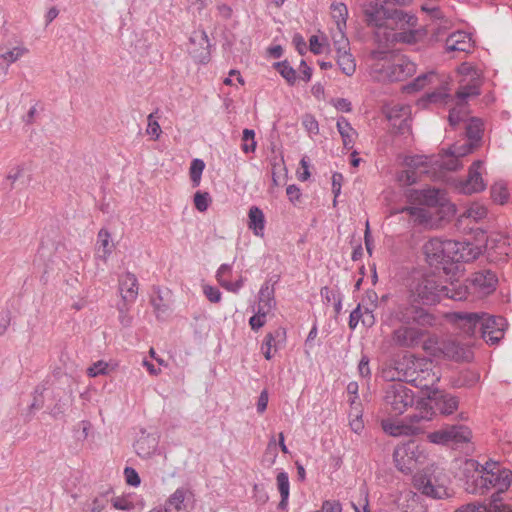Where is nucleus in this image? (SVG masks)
Here are the masks:
<instances>
[{"mask_svg": "<svg viewBox=\"0 0 512 512\" xmlns=\"http://www.w3.org/2000/svg\"><path fill=\"white\" fill-rule=\"evenodd\" d=\"M483 132V122L471 118L466 127L467 139L452 145L448 151L433 157L410 156L405 159L406 169L398 177L403 185L416 183L423 174L436 177L437 169L456 170L461 166L460 158L468 155L479 146Z\"/></svg>", "mask_w": 512, "mask_h": 512, "instance_id": "f257e3e1", "label": "nucleus"}, {"mask_svg": "<svg viewBox=\"0 0 512 512\" xmlns=\"http://www.w3.org/2000/svg\"><path fill=\"white\" fill-rule=\"evenodd\" d=\"M465 490L471 494H484L491 488L496 489L492 496L500 497L508 490L512 481V472L501 468L496 462H487L480 466L475 460H466L463 465Z\"/></svg>", "mask_w": 512, "mask_h": 512, "instance_id": "f03ea898", "label": "nucleus"}, {"mask_svg": "<svg viewBox=\"0 0 512 512\" xmlns=\"http://www.w3.org/2000/svg\"><path fill=\"white\" fill-rule=\"evenodd\" d=\"M458 73L461 78L455 98H450L448 95L441 93H433L430 95L431 102H437L442 99L445 100V104L455 102V106L450 109L449 113V123L451 126L457 125L467 117L468 111L466 103L471 97H475L479 94L481 85L480 74L471 64H461L458 68Z\"/></svg>", "mask_w": 512, "mask_h": 512, "instance_id": "7ed1b4c3", "label": "nucleus"}, {"mask_svg": "<svg viewBox=\"0 0 512 512\" xmlns=\"http://www.w3.org/2000/svg\"><path fill=\"white\" fill-rule=\"evenodd\" d=\"M369 74L377 81H403L416 72L406 56L392 50L376 49L368 57Z\"/></svg>", "mask_w": 512, "mask_h": 512, "instance_id": "20e7f679", "label": "nucleus"}, {"mask_svg": "<svg viewBox=\"0 0 512 512\" xmlns=\"http://www.w3.org/2000/svg\"><path fill=\"white\" fill-rule=\"evenodd\" d=\"M397 317L404 326L394 331L393 340L403 347L418 345L425 336V329L432 327L436 322L433 314L415 305L399 307Z\"/></svg>", "mask_w": 512, "mask_h": 512, "instance_id": "39448f33", "label": "nucleus"}, {"mask_svg": "<svg viewBox=\"0 0 512 512\" xmlns=\"http://www.w3.org/2000/svg\"><path fill=\"white\" fill-rule=\"evenodd\" d=\"M468 287L451 283L450 287L441 285L435 275H425L415 279L410 286V299L412 302L432 305L442 298H451L461 301L466 299Z\"/></svg>", "mask_w": 512, "mask_h": 512, "instance_id": "423d86ee", "label": "nucleus"}, {"mask_svg": "<svg viewBox=\"0 0 512 512\" xmlns=\"http://www.w3.org/2000/svg\"><path fill=\"white\" fill-rule=\"evenodd\" d=\"M395 17L391 28L388 29L379 45L387 47L398 43L413 45L425 39L427 31L418 24L415 15L400 10Z\"/></svg>", "mask_w": 512, "mask_h": 512, "instance_id": "0eeeda50", "label": "nucleus"}, {"mask_svg": "<svg viewBox=\"0 0 512 512\" xmlns=\"http://www.w3.org/2000/svg\"><path fill=\"white\" fill-rule=\"evenodd\" d=\"M402 365H405L404 377L415 387L426 390L428 393L436 389L434 386L439 382L441 376L433 368V362L426 358L415 355L405 356Z\"/></svg>", "mask_w": 512, "mask_h": 512, "instance_id": "6e6552de", "label": "nucleus"}, {"mask_svg": "<svg viewBox=\"0 0 512 512\" xmlns=\"http://www.w3.org/2000/svg\"><path fill=\"white\" fill-rule=\"evenodd\" d=\"M449 482V477L444 470L434 464L413 477L414 487L422 494L434 499H444L451 495Z\"/></svg>", "mask_w": 512, "mask_h": 512, "instance_id": "1a4fd4ad", "label": "nucleus"}, {"mask_svg": "<svg viewBox=\"0 0 512 512\" xmlns=\"http://www.w3.org/2000/svg\"><path fill=\"white\" fill-rule=\"evenodd\" d=\"M362 12L364 22L373 29L375 41L380 44L400 10L386 8L376 0L363 4Z\"/></svg>", "mask_w": 512, "mask_h": 512, "instance_id": "9d476101", "label": "nucleus"}, {"mask_svg": "<svg viewBox=\"0 0 512 512\" xmlns=\"http://www.w3.org/2000/svg\"><path fill=\"white\" fill-rule=\"evenodd\" d=\"M428 459L427 451L414 442H407L396 446L393 453L395 467L404 474H410Z\"/></svg>", "mask_w": 512, "mask_h": 512, "instance_id": "9b49d317", "label": "nucleus"}, {"mask_svg": "<svg viewBox=\"0 0 512 512\" xmlns=\"http://www.w3.org/2000/svg\"><path fill=\"white\" fill-rule=\"evenodd\" d=\"M423 350L436 358H448L452 360H468L469 350L454 340H439L429 337L423 342Z\"/></svg>", "mask_w": 512, "mask_h": 512, "instance_id": "f8f14e48", "label": "nucleus"}, {"mask_svg": "<svg viewBox=\"0 0 512 512\" xmlns=\"http://www.w3.org/2000/svg\"><path fill=\"white\" fill-rule=\"evenodd\" d=\"M414 393L404 383L396 382L390 384L385 393V408L394 416L402 415L408 407L414 404Z\"/></svg>", "mask_w": 512, "mask_h": 512, "instance_id": "ddd939ff", "label": "nucleus"}, {"mask_svg": "<svg viewBox=\"0 0 512 512\" xmlns=\"http://www.w3.org/2000/svg\"><path fill=\"white\" fill-rule=\"evenodd\" d=\"M472 432L467 426L451 425L445 426L440 430L428 433L427 439L430 443L437 445H447L453 443L469 442Z\"/></svg>", "mask_w": 512, "mask_h": 512, "instance_id": "4468645a", "label": "nucleus"}, {"mask_svg": "<svg viewBox=\"0 0 512 512\" xmlns=\"http://www.w3.org/2000/svg\"><path fill=\"white\" fill-rule=\"evenodd\" d=\"M482 253V247L468 242L447 240L446 257L448 262H469Z\"/></svg>", "mask_w": 512, "mask_h": 512, "instance_id": "2eb2a0df", "label": "nucleus"}, {"mask_svg": "<svg viewBox=\"0 0 512 512\" xmlns=\"http://www.w3.org/2000/svg\"><path fill=\"white\" fill-rule=\"evenodd\" d=\"M506 325V320L502 317L481 315V334L483 339L491 345L497 344L503 338Z\"/></svg>", "mask_w": 512, "mask_h": 512, "instance_id": "dca6fc26", "label": "nucleus"}, {"mask_svg": "<svg viewBox=\"0 0 512 512\" xmlns=\"http://www.w3.org/2000/svg\"><path fill=\"white\" fill-rule=\"evenodd\" d=\"M482 169V161L477 160L473 162L469 168L467 179L459 182L457 185L459 192L470 195L484 191L486 188V183L482 178Z\"/></svg>", "mask_w": 512, "mask_h": 512, "instance_id": "f3484780", "label": "nucleus"}, {"mask_svg": "<svg viewBox=\"0 0 512 512\" xmlns=\"http://www.w3.org/2000/svg\"><path fill=\"white\" fill-rule=\"evenodd\" d=\"M191 47L189 53L192 58L200 64H207L210 61V41L204 30L194 31L190 37Z\"/></svg>", "mask_w": 512, "mask_h": 512, "instance_id": "a211bd4d", "label": "nucleus"}, {"mask_svg": "<svg viewBox=\"0 0 512 512\" xmlns=\"http://www.w3.org/2000/svg\"><path fill=\"white\" fill-rule=\"evenodd\" d=\"M275 305L274 299L272 297V292L268 287L262 288L259 292V303L258 309L255 315H253L249 324L252 330H258L263 327L266 323V316L271 312Z\"/></svg>", "mask_w": 512, "mask_h": 512, "instance_id": "6ab92c4d", "label": "nucleus"}, {"mask_svg": "<svg viewBox=\"0 0 512 512\" xmlns=\"http://www.w3.org/2000/svg\"><path fill=\"white\" fill-rule=\"evenodd\" d=\"M497 277L492 271H480L476 272L470 279L469 289L474 294L479 296H486L492 293L496 289Z\"/></svg>", "mask_w": 512, "mask_h": 512, "instance_id": "aec40b11", "label": "nucleus"}, {"mask_svg": "<svg viewBox=\"0 0 512 512\" xmlns=\"http://www.w3.org/2000/svg\"><path fill=\"white\" fill-rule=\"evenodd\" d=\"M485 250L492 261H498L512 253V246L508 237L496 234L487 239Z\"/></svg>", "mask_w": 512, "mask_h": 512, "instance_id": "412c9836", "label": "nucleus"}, {"mask_svg": "<svg viewBox=\"0 0 512 512\" xmlns=\"http://www.w3.org/2000/svg\"><path fill=\"white\" fill-rule=\"evenodd\" d=\"M442 200V191L435 188H428L423 190H410L407 193V201L411 204H419L426 207H435L441 204Z\"/></svg>", "mask_w": 512, "mask_h": 512, "instance_id": "4be33fe9", "label": "nucleus"}, {"mask_svg": "<svg viewBox=\"0 0 512 512\" xmlns=\"http://www.w3.org/2000/svg\"><path fill=\"white\" fill-rule=\"evenodd\" d=\"M118 289L122 300L126 304H133L139 292V283L136 275L132 272H124L119 276Z\"/></svg>", "mask_w": 512, "mask_h": 512, "instance_id": "5701e85b", "label": "nucleus"}, {"mask_svg": "<svg viewBox=\"0 0 512 512\" xmlns=\"http://www.w3.org/2000/svg\"><path fill=\"white\" fill-rule=\"evenodd\" d=\"M447 240L442 241L438 238H432L423 246V251L427 261L431 264L447 263L446 257Z\"/></svg>", "mask_w": 512, "mask_h": 512, "instance_id": "b1692460", "label": "nucleus"}, {"mask_svg": "<svg viewBox=\"0 0 512 512\" xmlns=\"http://www.w3.org/2000/svg\"><path fill=\"white\" fill-rule=\"evenodd\" d=\"M399 213H406L409 216V222L413 225H424L430 222L432 215L426 206L419 204H411L400 209H392L390 214L396 215Z\"/></svg>", "mask_w": 512, "mask_h": 512, "instance_id": "393cba45", "label": "nucleus"}, {"mask_svg": "<svg viewBox=\"0 0 512 512\" xmlns=\"http://www.w3.org/2000/svg\"><path fill=\"white\" fill-rule=\"evenodd\" d=\"M381 425L384 432L393 437L412 436L419 433V429L411 421L406 423L403 420L387 418L382 420Z\"/></svg>", "mask_w": 512, "mask_h": 512, "instance_id": "a878e982", "label": "nucleus"}, {"mask_svg": "<svg viewBox=\"0 0 512 512\" xmlns=\"http://www.w3.org/2000/svg\"><path fill=\"white\" fill-rule=\"evenodd\" d=\"M286 331L282 328H278L272 333L265 335L261 344V351L266 360L273 358L278 348L285 342Z\"/></svg>", "mask_w": 512, "mask_h": 512, "instance_id": "bb28decb", "label": "nucleus"}, {"mask_svg": "<svg viewBox=\"0 0 512 512\" xmlns=\"http://www.w3.org/2000/svg\"><path fill=\"white\" fill-rule=\"evenodd\" d=\"M384 113L386 118L394 127H397L399 131L407 126V119L410 113L409 107L399 103H392L385 106Z\"/></svg>", "mask_w": 512, "mask_h": 512, "instance_id": "cd10ccee", "label": "nucleus"}, {"mask_svg": "<svg viewBox=\"0 0 512 512\" xmlns=\"http://www.w3.org/2000/svg\"><path fill=\"white\" fill-rule=\"evenodd\" d=\"M448 52L468 53L473 48L471 36L463 31H457L449 35L445 43Z\"/></svg>", "mask_w": 512, "mask_h": 512, "instance_id": "c85d7f7f", "label": "nucleus"}, {"mask_svg": "<svg viewBox=\"0 0 512 512\" xmlns=\"http://www.w3.org/2000/svg\"><path fill=\"white\" fill-rule=\"evenodd\" d=\"M428 398L435 402L436 407L444 415H450L458 408L456 397L443 394L437 388L428 393Z\"/></svg>", "mask_w": 512, "mask_h": 512, "instance_id": "c756f323", "label": "nucleus"}, {"mask_svg": "<svg viewBox=\"0 0 512 512\" xmlns=\"http://www.w3.org/2000/svg\"><path fill=\"white\" fill-rule=\"evenodd\" d=\"M115 245L111 239V234L107 229H100L97 234L95 246V256L106 263L113 253Z\"/></svg>", "mask_w": 512, "mask_h": 512, "instance_id": "7c9ffc66", "label": "nucleus"}, {"mask_svg": "<svg viewBox=\"0 0 512 512\" xmlns=\"http://www.w3.org/2000/svg\"><path fill=\"white\" fill-rule=\"evenodd\" d=\"M481 315L477 313H456L454 322L457 327L468 335H473L476 328L480 325Z\"/></svg>", "mask_w": 512, "mask_h": 512, "instance_id": "2f4dec72", "label": "nucleus"}, {"mask_svg": "<svg viewBox=\"0 0 512 512\" xmlns=\"http://www.w3.org/2000/svg\"><path fill=\"white\" fill-rule=\"evenodd\" d=\"M337 130L342 138L343 147L351 150L358 137L357 131L351 126L345 117H339L336 123Z\"/></svg>", "mask_w": 512, "mask_h": 512, "instance_id": "473e14b6", "label": "nucleus"}, {"mask_svg": "<svg viewBox=\"0 0 512 512\" xmlns=\"http://www.w3.org/2000/svg\"><path fill=\"white\" fill-rule=\"evenodd\" d=\"M248 228L252 230L255 236L263 237L265 229V216L263 211L257 206H252L249 209Z\"/></svg>", "mask_w": 512, "mask_h": 512, "instance_id": "72a5a7b5", "label": "nucleus"}, {"mask_svg": "<svg viewBox=\"0 0 512 512\" xmlns=\"http://www.w3.org/2000/svg\"><path fill=\"white\" fill-rule=\"evenodd\" d=\"M336 62L346 76H352L356 71V61L350 53V47L336 50Z\"/></svg>", "mask_w": 512, "mask_h": 512, "instance_id": "f704fd0d", "label": "nucleus"}, {"mask_svg": "<svg viewBox=\"0 0 512 512\" xmlns=\"http://www.w3.org/2000/svg\"><path fill=\"white\" fill-rule=\"evenodd\" d=\"M276 487L281 497L278 507L281 510H286L288 507L290 496V481L289 476L286 472H278L276 476Z\"/></svg>", "mask_w": 512, "mask_h": 512, "instance_id": "c9c22d12", "label": "nucleus"}, {"mask_svg": "<svg viewBox=\"0 0 512 512\" xmlns=\"http://www.w3.org/2000/svg\"><path fill=\"white\" fill-rule=\"evenodd\" d=\"M158 441L153 435H142L136 441L134 448L136 453L142 458L150 457L157 448Z\"/></svg>", "mask_w": 512, "mask_h": 512, "instance_id": "e433bc0d", "label": "nucleus"}, {"mask_svg": "<svg viewBox=\"0 0 512 512\" xmlns=\"http://www.w3.org/2000/svg\"><path fill=\"white\" fill-rule=\"evenodd\" d=\"M428 396V393L426 394ZM431 401L428 397L421 399L416 403L417 413L411 416V422L417 423L421 420H432L435 415L434 408L431 405Z\"/></svg>", "mask_w": 512, "mask_h": 512, "instance_id": "4c0bfd02", "label": "nucleus"}, {"mask_svg": "<svg viewBox=\"0 0 512 512\" xmlns=\"http://www.w3.org/2000/svg\"><path fill=\"white\" fill-rule=\"evenodd\" d=\"M192 493L184 488L176 489L167 499V504L175 512L186 511L185 500L191 496Z\"/></svg>", "mask_w": 512, "mask_h": 512, "instance_id": "58836bf2", "label": "nucleus"}, {"mask_svg": "<svg viewBox=\"0 0 512 512\" xmlns=\"http://www.w3.org/2000/svg\"><path fill=\"white\" fill-rule=\"evenodd\" d=\"M331 18L336 28H346L348 18V8L344 3H333L330 7Z\"/></svg>", "mask_w": 512, "mask_h": 512, "instance_id": "ea45409f", "label": "nucleus"}, {"mask_svg": "<svg viewBox=\"0 0 512 512\" xmlns=\"http://www.w3.org/2000/svg\"><path fill=\"white\" fill-rule=\"evenodd\" d=\"M420 9L432 19L442 20L445 17L442 0H423Z\"/></svg>", "mask_w": 512, "mask_h": 512, "instance_id": "a19ab883", "label": "nucleus"}, {"mask_svg": "<svg viewBox=\"0 0 512 512\" xmlns=\"http://www.w3.org/2000/svg\"><path fill=\"white\" fill-rule=\"evenodd\" d=\"M491 198L495 203L504 205L509 201L510 191L507 184L504 181H496L491 186Z\"/></svg>", "mask_w": 512, "mask_h": 512, "instance_id": "79ce46f5", "label": "nucleus"}, {"mask_svg": "<svg viewBox=\"0 0 512 512\" xmlns=\"http://www.w3.org/2000/svg\"><path fill=\"white\" fill-rule=\"evenodd\" d=\"M29 53V49L23 45L15 46L12 48H8L6 50H3L0 53V59L4 61L7 65H10L12 63H15L19 59H21L23 56L27 55Z\"/></svg>", "mask_w": 512, "mask_h": 512, "instance_id": "37998d69", "label": "nucleus"}, {"mask_svg": "<svg viewBox=\"0 0 512 512\" xmlns=\"http://www.w3.org/2000/svg\"><path fill=\"white\" fill-rule=\"evenodd\" d=\"M488 214L487 207L479 202L471 203L467 209L461 215L462 218L471 219L475 222H478L484 218H486Z\"/></svg>", "mask_w": 512, "mask_h": 512, "instance_id": "c03bdc74", "label": "nucleus"}, {"mask_svg": "<svg viewBox=\"0 0 512 512\" xmlns=\"http://www.w3.org/2000/svg\"><path fill=\"white\" fill-rule=\"evenodd\" d=\"M330 35L335 50H342L349 47V41L346 37V28H330Z\"/></svg>", "mask_w": 512, "mask_h": 512, "instance_id": "a18cd8bd", "label": "nucleus"}, {"mask_svg": "<svg viewBox=\"0 0 512 512\" xmlns=\"http://www.w3.org/2000/svg\"><path fill=\"white\" fill-rule=\"evenodd\" d=\"M205 169V163L201 159H193L189 168V176L193 187H198L201 183L202 173Z\"/></svg>", "mask_w": 512, "mask_h": 512, "instance_id": "49530a36", "label": "nucleus"}, {"mask_svg": "<svg viewBox=\"0 0 512 512\" xmlns=\"http://www.w3.org/2000/svg\"><path fill=\"white\" fill-rule=\"evenodd\" d=\"M114 369L108 362L99 360L88 367L86 372L89 377L95 378L100 375H108Z\"/></svg>", "mask_w": 512, "mask_h": 512, "instance_id": "de8ad7c7", "label": "nucleus"}, {"mask_svg": "<svg viewBox=\"0 0 512 512\" xmlns=\"http://www.w3.org/2000/svg\"><path fill=\"white\" fill-rule=\"evenodd\" d=\"M274 66L288 84L293 85L296 82V71L286 61L275 63Z\"/></svg>", "mask_w": 512, "mask_h": 512, "instance_id": "09e8293b", "label": "nucleus"}, {"mask_svg": "<svg viewBox=\"0 0 512 512\" xmlns=\"http://www.w3.org/2000/svg\"><path fill=\"white\" fill-rule=\"evenodd\" d=\"M111 504L116 510L130 511L135 508L130 495L115 496L111 499Z\"/></svg>", "mask_w": 512, "mask_h": 512, "instance_id": "8fccbe9b", "label": "nucleus"}, {"mask_svg": "<svg viewBox=\"0 0 512 512\" xmlns=\"http://www.w3.org/2000/svg\"><path fill=\"white\" fill-rule=\"evenodd\" d=\"M241 149L244 153L254 152L256 149L255 132L252 129H244L242 134Z\"/></svg>", "mask_w": 512, "mask_h": 512, "instance_id": "3c124183", "label": "nucleus"}, {"mask_svg": "<svg viewBox=\"0 0 512 512\" xmlns=\"http://www.w3.org/2000/svg\"><path fill=\"white\" fill-rule=\"evenodd\" d=\"M146 133L153 140H158L162 133L160 124L158 123L157 119L154 117V114H152V113L149 114L147 117Z\"/></svg>", "mask_w": 512, "mask_h": 512, "instance_id": "603ef678", "label": "nucleus"}, {"mask_svg": "<svg viewBox=\"0 0 512 512\" xmlns=\"http://www.w3.org/2000/svg\"><path fill=\"white\" fill-rule=\"evenodd\" d=\"M211 203L208 192L197 191L194 194V205L199 212H205Z\"/></svg>", "mask_w": 512, "mask_h": 512, "instance_id": "864d4df0", "label": "nucleus"}, {"mask_svg": "<svg viewBox=\"0 0 512 512\" xmlns=\"http://www.w3.org/2000/svg\"><path fill=\"white\" fill-rule=\"evenodd\" d=\"M326 39L321 40L318 36L313 35L309 39V49L312 53L319 55L324 53L328 48Z\"/></svg>", "mask_w": 512, "mask_h": 512, "instance_id": "5fc2aeb1", "label": "nucleus"}, {"mask_svg": "<svg viewBox=\"0 0 512 512\" xmlns=\"http://www.w3.org/2000/svg\"><path fill=\"white\" fill-rule=\"evenodd\" d=\"M378 295L374 290H367L361 300V303L358 304V307L375 309L377 307Z\"/></svg>", "mask_w": 512, "mask_h": 512, "instance_id": "6e6d98bb", "label": "nucleus"}, {"mask_svg": "<svg viewBox=\"0 0 512 512\" xmlns=\"http://www.w3.org/2000/svg\"><path fill=\"white\" fill-rule=\"evenodd\" d=\"M487 512H512V508L502 503L500 497L492 496Z\"/></svg>", "mask_w": 512, "mask_h": 512, "instance_id": "4d7b16f0", "label": "nucleus"}, {"mask_svg": "<svg viewBox=\"0 0 512 512\" xmlns=\"http://www.w3.org/2000/svg\"><path fill=\"white\" fill-rule=\"evenodd\" d=\"M302 124L310 135L319 134V124L313 115L307 114L303 117Z\"/></svg>", "mask_w": 512, "mask_h": 512, "instance_id": "13d9d810", "label": "nucleus"}, {"mask_svg": "<svg viewBox=\"0 0 512 512\" xmlns=\"http://www.w3.org/2000/svg\"><path fill=\"white\" fill-rule=\"evenodd\" d=\"M203 293L210 302L217 303L221 299L220 291L210 285H203Z\"/></svg>", "mask_w": 512, "mask_h": 512, "instance_id": "bf43d9fd", "label": "nucleus"}, {"mask_svg": "<svg viewBox=\"0 0 512 512\" xmlns=\"http://www.w3.org/2000/svg\"><path fill=\"white\" fill-rule=\"evenodd\" d=\"M124 475H125L127 484L134 486V487L139 486L141 481H140V477L135 469H133L131 467L125 468Z\"/></svg>", "mask_w": 512, "mask_h": 512, "instance_id": "052dcab7", "label": "nucleus"}, {"mask_svg": "<svg viewBox=\"0 0 512 512\" xmlns=\"http://www.w3.org/2000/svg\"><path fill=\"white\" fill-rule=\"evenodd\" d=\"M342 505L337 500H325L322 502L321 510L322 512H342Z\"/></svg>", "mask_w": 512, "mask_h": 512, "instance_id": "680f3d73", "label": "nucleus"}, {"mask_svg": "<svg viewBox=\"0 0 512 512\" xmlns=\"http://www.w3.org/2000/svg\"><path fill=\"white\" fill-rule=\"evenodd\" d=\"M374 309L363 308L361 311V322L366 327H371L375 323L373 315Z\"/></svg>", "mask_w": 512, "mask_h": 512, "instance_id": "e2e57ef3", "label": "nucleus"}, {"mask_svg": "<svg viewBox=\"0 0 512 512\" xmlns=\"http://www.w3.org/2000/svg\"><path fill=\"white\" fill-rule=\"evenodd\" d=\"M455 512H487V507L482 504L469 503L456 509Z\"/></svg>", "mask_w": 512, "mask_h": 512, "instance_id": "0e129e2a", "label": "nucleus"}, {"mask_svg": "<svg viewBox=\"0 0 512 512\" xmlns=\"http://www.w3.org/2000/svg\"><path fill=\"white\" fill-rule=\"evenodd\" d=\"M230 272H231V266L228 264H222L219 267V269L217 270L216 277L221 286L224 287L226 285V283L228 282L225 279V277H226V275L230 274Z\"/></svg>", "mask_w": 512, "mask_h": 512, "instance_id": "69168bd1", "label": "nucleus"}, {"mask_svg": "<svg viewBox=\"0 0 512 512\" xmlns=\"http://www.w3.org/2000/svg\"><path fill=\"white\" fill-rule=\"evenodd\" d=\"M286 194H287L289 200L293 204H296L297 202L300 201L301 192H300V189L296 185H289L286 188Z\"/></svg>", "mask_w": 512, "mask_h": 512, "instance_id": "338daca9", "label": "nucleus"}, {"mask_svg": "<svg viewBox=\"0 0 512 512\" xmlns=\"http://www.w3.org/2000/svg\"><path fill=\"white\" fill-rule=\"evenodd\" d=\"M301 170L298 171V179L306 181L310 177L309 163L306 157H303L300 161Z\"/></svg>", "mask_w": 512, "mask_h": 512, "instance_id": "774afa93", "label": "nucleus"}]
</instances>
